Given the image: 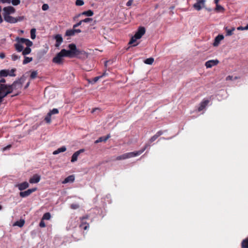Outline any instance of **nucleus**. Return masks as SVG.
<instances>
[{
  "instance_id": "f257e3e1",
  "label": "nucleus",
  "mask_w": 248,
  "mask_h": 248,
  "mask_svg": "<svg viewBox=\"0 0 248 248\" xmlns=\"http://www.w3.org/2000/svg\"><path fill=\"white\" fill-rule=\"evenodd\" d=\"M2 15L4 20L10 24H15L18 22L22 21L24 19V16H20L16 17L11 16L16 12V9L11 6H8L4 7L2 9Z\"/></svg>"
},
{
  "instance_id": "f03ea898",
  "label": "nucleus",
  "mask_w": 248,
  "mask_h": 248,
  "mask_svg": "<svg viewBox=\"0 0 248 248\" xmlns=\"http://www.w3.org/2000/svg\"><path fill=\"white\" fill-rule=\"evenodd\" d=\"M69 50L65 49L64 52L68 57L72 58L74 56H78L80 54L83 55L85 57H87L88 54L84 51H80L78 49L76 46L74 44H70L68 45Z\"/></svg>"
},
{
  "instance_id": "7ed1b4c3",
  "label": "nucleus",
  "mask_w": 248,
  "mask_h": 248,
  "mask_svg": "<svg viewBox=\"0 0 248 248\" xmlns=\"http://www.w3.org/2000/svg\"><path fill=\"white\" fill-rule=\"evenodd\" d=\"M25 80L24 77H21L20 79L14 82L11 85L4 84L6 86L5 92H10V93H12L14 90H19L22 88V84Z\"/></svg>"
},
{
  "instance_id": "20e7f679",
  "label": "nucleus",
  "mask_w": 248,
  "mask_h": 248,
  "mask_svg": "<svg viewBox=\"0 0 248 248\" xmlns=\"http://www.w3.org/2000/svg\"><path fill=\"white\" fill-rule=\"evenodd\" d=\"M149 146H150L149 144H146L144 146V147L140 151L124 154L122 155L123 158V159H125L126 158H129L134 156H138L141 154Z\"/></svg>"
},
{
  "instance_id": "39448f33",
  "label": "nucleus",
  "mask_w": 248,
  "mask_h": 248,
  "mask_svg": "<svg viewBox=\"0 0 248 248\" xmlns=\"http://www.w3.org/2000/svg\"><path fill=\"white\" fill-rule=\"evenodd\" d=\"M65 49H62L61 51L57 54L55 57L52 59V62L57 64H61L63 62V58L67 57L64 52Z\"/></svg>"
},
{
  "instance_id": "423d86ee",
  "label": "nucleus",
  "mask_w": 248,
  "mask_h": 248,
  "mask_svg": "<svg viewBox=\"0 0 248 248\" xmlns=\"http://www.w3.org/2000/svg\"><path fill=\"white\" fill-rule=\"evenodd\" d=\"M6 89V86L3 84L0 85V104L2 102L3 98L10 93V92H5L4 90Z\"/></svg>"
},
{
  "instance_id": "0eeeda50",
  "label": "nucleus",
  "mask_w": 248,
  "mask_h": 248,
  "mask_svg": "<svg viewBox=\"0 0 248 248\" xmlns=\"http://www.w3.org/2000/svg\"><path fill=\"white\" fill-rule=\"evenodd\" d=\"M16 40L17 43L20 44H25L27 46H31L32 45V42L28 39H25L24 38L16 37Z\"/></svg>"
},
{
  "instance_id": "6e6552de",
  "label": "nucleus",
  "mask_w": 248,
  "mask_h": 248,
  "mask_svg": "<svg viewBox=\"0 0 248 248\" xmlns=\"http://www.w3.org/2000/svg\"><path fill=\"white\" fill-rule=\"evenodd\" d=\"M59 113V110L57 108H53L50 110L49 112L47 114L45 118V120L47 123L49 124L51 122V116L52 115L56 114Z\"/></svg>"
},
{
  "instance_id": "1a4fd4ad",
  "label": "nucleus",
  "mask_w": 248,
  "mask_h": 248,
  "mask_svg": "<svg viewBox=\"0 0 248 248\" xmlns=\"http://www.w3.org/2000/svg\"><path fill=\"white\" fill-rule=\"evenodd\" d=\"M37 190L36 188H32L28 189L27 190L25 191H21L19 193V195L22 198H25L30 195L32 192L35 191Z\"/></svg>"
},
{
  "instance_id": "9d476101",
  "label": "nucleus",
  "mask_w": 248,
  "mask_h": 248,
  "mask_svg": "<svg viewBox=\"0 0 248 248\" xmlns=\"http://www.w3.org/2000/svg\"><path fill=\"white\" fill-rule=\"evenodd\" d=\"M205 2V0H197V2L193 5V7L197 11H200L204 6Z\"/></svg>"
},
{
  "instance_id": "9b49d317",
  "label": "nucleus",
  "mask_w": 248,
  "mask_h": 248,
  "mask_svg": "<svg viewBox=\"0 0 248 248\" xmlns=\"http://www.w3.org/2000/svg\"><path fill=\"white\" fill-rule=\"evenodd\" d=\"M145 28L144 27H140L135 34V37L140 39L145 34Z\"/></svg>"
},
{
  "instance_id": "f8f14e48",
  "label": "nucleus",
  "mask_w": 248,
  "mask_h": 248,
  "mask_svg": "<svg viewBox=\"0 0 248 248\" xmlns=\"http://www.w3.org/2000/svg\"><path fill=\"white\" fill-rule=\"evenodd\" d=\"M15 186L17 187L20 191H22L28 188L29 187V184L27 182H24L15 185Z\"/></svg>"
},
{
  "instance_id": "ddd939ff",
  "label": "nucleus",
  "mask_w": 248,
  "mask_h": 248,
  "mask_svg": "<svg viewBox=\"0 0 248 248\" xmlns=\"http://www.w3.org/2000/svg\"><path fill=\"white\" fill-rule=\"evenodd\" d=\"M88 218V216H86L85 217H83L80 218L81 223L79 226V227L81 229L86 230L89 228V224L87 223L86 222L84 221V219H87Z\"/></svg>"
},
{
  "instance_id": "4468645a",
  "label": "nucleus",
  "mask_w": 248,
  "mask_h": 248,
  "mask_svg": "<svg viewBox=\"0 0 248 248\" xmlns=\"http://www.w3.org/2000/svg\"><path fill=\"white\" fill-rule=\"evenodd\" d=\"M219 63L217 60H212L207 61L205 62V65L207 68H211L212 67L217 65Z\"/></svg>"
},
{
  "instance_id": "2eb2a0df",
  "label": "nucleus",
  "mask_w": 248,
  "mask_h": 248,
  "mask_svg": "<svg viewBox=\"0 0 248 248\" xmlns=\"http://www.w3.org/2000/svg\"><path fill=\"white\" fill-rule=\"evenodd\" d=\"M84 152V149H80L78 151L76 152L72 155L71 161L72 162H76L77 160L78 157L79 156V155H80V154H81V153H83Z\"/></svg>"
},
{
  "instance_id": "dca6fc26",
  "label": "nucleus",
  "mask_w": 248,
  "mask_h": 248,
  "mask_svg": "<svg viewBox=\"0 0 248 248\" xmlns=\"http://www.w3.org/2000/svg\"><path fill=\"white\" fill-rule=\"evenodd\" d=\"M56 40L55 46L59 47L63 41V39L61 35L57 34L54 37Z\"/></svg>"
},
{
  "instance_id": "f3484780",
  "label": "nucleus",
  "mask_w": 248,
  "mask_h": 248,
  "mask_svg": "<svg viewBox=\"0 0 248 248\" xmlns=\"http://www.w3.org/2000/svg\"><path fill=\"white\" fill-rule=\"evenodd\" d=\"M40 176L38 174L34 175L29 180V182L31 184H35L38 183L40 180Z\"/></svg>"
},
{
  "instance_id": "a211bd4d",
  "label": "nucleus",
  "mask_w": 248,
  "mask_h": 248,
  "mask_svg": "<svg viewBox=\"0 0 248 248\" xmlns=\"http://www.w3.org/2000/svg\"><path fill=\"white\" fill-rule=\"evenodd\" d=\"M224 39V36L223 35L219 34L215 39L213 45L215 46H217L220 42Z\"/></svg>"
},
{
  "instance_id": "6ab92c4d",
  "label": "nucleus",
  "mask_w": 248,
  "mask_h": 248,
  "mask_svg": "<svg viewBox=\"0 0 248 248\" xmlns=\"http://www.w3.org/2000/svg\"><path fill=\"white\" fill-rule=\"evenodd\" d=\"M209 101L208 100H204L203 101H202L198 108V111H201L202 110L208 105L209 103Z\"/></svg>"
},
{
  "instance_id": "aec40b11",
  "label": "nucleus",
  "mask_w": 248,
  "mask_h": 248,
  "mask_svg": "<svg viewBox=\"0 0 248 248\" xmlns=\"http://www.w3.org/2000/svg\"><path fill=\"white\" fill-rule=\"evenodd\" d=\"M75 180V177L71 175L67 177L62 182V184H66L68 183H72Z\"/></svg>"
},
{
  "instance_id": "412c9836",
  "label": "nucleus",
  "mask_w": 248,
  "mask_h": 248,
  "mask_svg": "<svg viewBox=\"0 0 248 248\" xmlns=\"http://www.w3.org/2000/svg\"><path fill=\"white\" fill-rule=\"evenodd\" d=\"M110 137V134H108L106 137H101L98 139L96 140L94 142L95 143H98L102 141H106Z\"/></svg>"
},
{
  "instance_id": "4be33fe9",
  "label": "nucleus",
  "mask_w": 248,
  "mask_h": 248,
  "mask_svg": "<svg viewBox=\"0 0 248 248\" xmlns=\"http://www.w3.org/2000/svg\"><path fill=\"white\" fill-rule=\"evenodd\" d=\"M66 150V148L65 146H62L59 148H58V149H57L56 150L54 151L53 152V154L54 155H57L59 153H62V152H65V151Z\"/></svg>"
},
{
  "instance_id": "5701e85b",
  "label": "nucleus",
  "mask_w": 248,
  "mask_h": 248,
  "mask_svg": "<svg viewBox=\"0 0 248 248\" xmlns=\"http://www.w3.org/2000/svg\"><path fill=\"white\" fill-rule=\"evenodd\" d=\"M93 11H92L91 10H89L88 11H84V12H82V13L79 14L78 16H80V15H85L87 16H93Z\"/></svg>"
},
{
  "instance_id": "b1692460",
  "label": "nucleus",
  "mask_w": 248,
  "mask_h": 248,
  "mask_svg": "<svg viewBox=\"0 0 248 248\" xmlns=\"http://www.w3.org/2000/svg\"><path fill=\"white\" fill-rule=\"evenodd\" d=\"M14 46L17 52H21L22 51H23L24 47L22 44H20V43L17 42V43L14 45Z\"/></svg>"
},
{
  "instance_id": "393cba45",
  "label": "nucleus",
  "mask_w": 248,
  "mask_h": 248,
  "mask_svg": "<svg viewBox=\"0 0 248 248\" xmlns=\"http://www.w3.org/2000/svg\"><path fill=\"white\" fill-rule=\"evenodd\" d=\"M31 46H27L25 48L23 49L22 52V55L24 56L29 54L31 52V48H30Z\"/></svg>"
},
{
  "instance_id": "a878e982",
  "label": "nucleus",
  "mask_w": 248,
  "mask_h": 248,
  "mask_svg": "<svg viewBox=\"0 0 248 248\" xmlns=\"http://www.w3.org/2000/svg\"><path fill=\"white\" fill-rule=\"evenodd\" d=\"M25 223V221L23 219H20V220L16 221L14 224V226H17L19 227H22Z\"/></svg>"
},
{
  "instance_id": "bb28decb",
  "label": "nucleus",
  "mask_w": 248,
  "mask_h": 248,
  "mask_svg": "<svg viewBox=\"0 0 248 248\" xmlns=\"http://www.w3.org/2000/svg\"><path fill=\"white\" fill-rule=\"evenodd\" d=\"M33 59L32 57H28L26 56H24V60L23 61V64H26L32 61Z\"/></svg>"
},
{
  "instance_id": "cd10ccee",
  "label": "nucleus",
  "mask_w": 248,
  "mask_h": 248,
  "mask_svg": "<svg viewBox=\"0 0 248 248\" xmlns=\"http://www.w3.org/2000/svg\"><path fill=\"white\" fill-rule=\"evenodd\" d=\"M241 246L242 248H248V237L242 241Z\"/></svg>"
},
{
  "instance_id": "c85d7f7f",
  "label": "nucleus",
  "mask_w": 248,
  "mask_h": 248,
  "mask_svg": "<svg viewBox=\"0 0 248 248\" xmlns=\"http://www.w3.org/2000/svg\"><path fill=\"white\" fill-rule=\"evenodd\" d=\"M8 70H1L0 71V77H5L9 76Z\"/></svg>"
},
{
  "instance_id": "c756f323",
  "label": "nucleus",
  "mask_w": 248,
  "mask_h": 248,
  "mask_svg": "<svg viewBox=\"0 0 248 248\" xmlns=\"http://www.w3.org/2000/svg\"><path fill=\"white\" fill-rule=\"evenodd\" d=\"M226 31V35L231 36L232 34V32L234 31L235 28H232L231 29H228L227 27L225 28Z\"/></svg>"
},
{
  "instance_id": "7c9ffc66",
  "label": "nucleus",
  "mask_w": 248,
  "mask_h": 248,
  "mask_svg": "<svg viewBox=\"0 0 248 248\" xmlns=\"http://www.w3.org/2000/svg\"><path fill=\"white\" fill-rule=\"evenodd\" d=\"M50 217V214L49 213H46L44 214L42 217V220H49Z\"/></svg>"
},
{
  "instance_id": "2f4dec72",
  "label": "nucleus",
  "mask_w": 248,
  "mask_h": 248,
  "mask_svg": "<svg viewBox=\"0 0 248 248\" xmlns=\"http://www.w3.org/2000/svg\"><path fill=\"white\" fill-rule=\"evenodd\" d=\"M154 61V58H148V59H146L145 61H144V63L147 64H152L153 62Z\"/></svg>"
},
{
  "instance_id": "473e14b6",
  "label": "nucleus",
  "mask_w": 248,
  "mask_h": 248,
  "mask_svg": "<svg viewBox=\"0 0 248 248\" xmlns=\"http://www.w3.org/2000/svg\"><path fill=\"white\" fill-rule=\"evenodd\" d=\"M75 34L74 29L67 30L65 33V35L68 36H73Z\"/></svg>"
},
{
  "instance_id": "72a5a7b5",
  "label": "nucleus",
  "mask_w": 248,
  "mask_h": 248,
  "mask_svg": "<svg viewBox=\"0 0 248 248\" xmlns=\"http://www.w3.org/2000/svg\"><path fill=\"white\" fill-rule=\"evenodd\" d=\"M36 29L33 28L31 30V37L32 39H34L36 37Z\"/></svg>"
},
{
  "instance_id": "f704fd0d",
  "label": "nucleus",
  "mask_w": 248,
  "mask_h": 248,
  "mask_svg": "<svg viewBox=\"0 0 248 248\" xmlns=\"http://www.w3.org/2000/svg\"><path fill=\"white\" fill-rule=\"evenodd\" d=\"M37 75H38V72L37 71H33L31 73L30 78L31 79H34L37 77Z\"/></svg>"
},
{
  "instance_id": "c9c22d12",
  "label": "nucleus",
  "mask_w": 248,
  "mask_h": 248,
  "mask_svg": "<svg viewBox=\"0 0 248 248\" xmlns=\"http://www.w3.org/2000/svg\"><path fill=\"white\" fill-rule=\"evenodd\" d=\"M16 71V69H12L11 70H8L9 76L11 77H15L16 75L15 72Z\"/></svg>"
},
{
  "instance_id": "e433bc0d",
  "label": "nucleus",
  "mask_w": 248,
  "mask_h": 248,
  "mask_svg": "<svg viewBox=\"0 0 248 248\" xmlns=\"http://www.w3.org/2000/svg\"><path fill=\"white\" fill-rule=\"evenodd\" d=\"M11 2H12V4L14 6L18 5L20 3V0H11Z\"/></svg>"
},
{
  "instance_id": "4c0bfd02",
  "label": "nucleus",
  "mask_w": 248,
  "mask_h": 248,
  "mask_svg": "<svg viewBox=\"0 0 248 248\" xmlns=\"http://www.w3.org/2000/svg\"><path fill=\"white\" fill-rule=\"evenodd\" d=\"M137 39H138V38H137V37H135V35H134V36H133V37L131 38V39L130 41H129V45L133 44H134V43H135V42L136 41V40H137Z\"/></svg>"
},
{
  "instance_id": "58836bf2",
  "label": "nucleus",
  "mask_w": 248,
  "mask_h": 248,
  "mask_svg": "<svg viewBox=\"0 0 248 248\" xmlns=\"http://www.w3.org/2000/svg\"><path fill=\"white\" fill-rule=\"evenodd\" d=\"M84 3V2L83 0H77L76 1V5L77 6H82Z\"/></svg>"
},
{
  "instance_id": "ea45409f",
  "label": "nucleus",
  "mask_w": 248,
  "mask_h": 248,
  "mask_svg": "<svg viewBox=\"0 0 248 248\" xmlns=\"http://www.w3.org/2000/svg\"><path fill=\"white\" fill-rule=\"evenodd\" d=\"M11 58H12V60L14 61H15L18 59H20V57L18 56V55H17L16 54H13L12 56H11Z\"/></svg>"
},
{
  "instance_id": "a19ab883",
  "label": "nucleus",
  "mask_w": 248,
  "mask_h": 248,
  "mask_svg": "<svg viewBox=\"0 0 248 248\" xmlns=\"http://www.w3.org/2000/svg\"><path fill=\"white\" fill-rule=\"evenodd\" d=\"M158 138V137L157 136V135L155 134L154 136H153V137H152L150 138V139L149 140V142L150 143H152L153 141H154L155 140H156Z\"/></svg>"
},
{
  "instance_id": "79ce46f5",
  "label": "nucleus",
  "mask_w": 248,
  "mask_h": 248,
  "mask_svg": "<svg viewBox=\"0 0 248 248\" xmlns=\"http://www.w3.org/2000/svg\"><path fill=\"white\" fill-rule=\"evenodd\" d=\"M224 10V9L222 6L218 5V4H217V5H216V11H223Z\"/></svg>"
},
{
  "instance_id": "37998d69",
  "label": "nucleus",
  "mask_w": 248,
  "mask_h": 248,
  "mask_svg": "<svg viewBox=\"0 0 248 248\" xmlns=\"http://www.w3.org/2000/svg\"><path fill=\"white\" fill-rule=\"evenodd\" d=\"M49 6L47 4H44L42 6V9L43 11H46L48 9Z\"/></svg>"
},
{
  "instance_id": "c03bdc74",
  "label": "nucleus",
  "mask_w": 248,
  "mask_h": 248,
  "mask_svg": "<svg viewBox=\"0 0 248 248\" xmlns=\"http://www.w3.org/2000/svg\"><path fill=\"white\" fill-rule=\"evenodd\" d=\"M92 21H93V18H89V17H88L83 20H82V22H85V23L90 22H92Z\"/></svg>"
},
{
  "instance_id": "a18cd8bd",
  "label": "nucleus",
  "mask_w": 248,
  "mask_h": 248,
  "mask_svg": "<svg viewBox=\"0 0 248 248\" xmlns=\"http://www.w3.org/2000/svg\"><path fill=\"white\" fill-rule=\"evenodd\" d=\"M79 207V205L78 204H72L71 205V208L73 209H78Z\"/></svg>"
},
{
  "instance_id": "49530a36",
  "label": "nucleus",
  "mask_w": 248,
  "mask_h": 248,
  "mask_svg": "<svg viewBox=\"0 0 248 248\" xmlns=\"http://www.w3.org/2000/svg\"><path fill=\"white\" fill-rule=\"evenodd\" d=\"M237 77H235L234 78H233L232 76H228L226 77V80H234V79H236Z\"/></svg>"
},
{
  "instance_id": "de8ad7c7",
  "label": "nucleus",
  "mask_w": 248,
  "mask_h": 248,
  "mask_svg": "<svg viewBox=\"0 0 248 248\" xmlns=\"http://www.w3.org/2000/svg\"><path fill=\"white\" fill-rule=\"evenodd\" d=\"M39 226L40 227H42V228L46 227V224H45V222L43 221V220L42 219L41 220V221L39 223Z\"/></svg>"
},
{
  "instance_id": "09e8293b",
  "label": "nucleus",
  "mask_w": 248,
  "mask_h": 248,
  "mask_svg": "<svg viewBox=\"0 0 248 248\" xmlns=\"http://www.w3.org/2000/svg\"><path fill=\"white\" fill-rule=\"evenodd\" d=\"M82 23V20H81L79 22H78L77 23H76V24L74 25L73 28L75 29V28L78 27L79 26L81 25Z\"/></svg>"
},
{
  "instance_id": "8fccbe9b",
  "label": "nucleus",
  "mask_w": 248,
  "mask_h": 248,
  "mask_svg": "<svg viewBox=\"0 0 248 248\" xmlns=\"http://www.w3.org/2000/svg\"><path fill=\"white\" fill-rule=\"evenodd\" d=\"M0 3L9 4L11 3V0H0Z\"/></svg>"
},
{
  "instance_id": "3c124183",
  "label": "nucleus",
  "mask_w": 248,
  "mask_h": 248,
  "mask_svg": "<svg viewBox=\"0 0 248 248\" xmlns=\"http://www.w3.org/2000/svg\"><path fill=\"white\" fill-rule=\"evenodd\" d=\"M101 78V77L100 76H98V77H95L93 79V83H95L96 82H97L100 78Z\"/></svg>"
},
{
  "instance_id": "603ef678",
  "label": "nucleus",
  "mask_w": 248,
  "mask_h": 248,
  "mask_svg": "<svg viewBox=\"0 0 248 248\" xmlns=\"http://www.w3.org/2000/svg\"><path fill=\"white\" fill-rule=\"evenodd\" d=\"M1 10H2V8H1V6H0V13H1ZM3 21V19H2V16H1V14H0V23H2Z\"/></svg>"
},
{
  "instance_id": "864d4df0",
  "label": "nucleus",
  "mask_w": 248,
  "mask_h": 248,
  "mask_svg": "<svg viewBox=\"0 0 248 248\" xmlns=\"http://www.w3.org/2000/svg\"><path fill=\"white\" fill-rule=\"evenodd\" d=\"M134 0H129L126 3V6H131L133 1Z\"/></svg>"
},
{
  "instance_id": "5fc2aeb1",
  "label": "nucleus",
  "mask_w": 248,
  "mask_h": 248,
  "mask_svg": "<svg viewBox=\"0 0 248 248\" xmlns=\"http://www.w3.org/2000/svg\"><path fill=\"white\" fill-rule=\"evenodd\" d=\"M163 134V132L161 130L158 131L155 134L159 137Z\"/></svg>"
},
{
  "instance_id": "6e6d98bb",
  "label": "nucleus",
  "mask_w": 248,
  "mask_h": 248,
  "mask_svg": "<svg viewBox=\"0 0 248 248\" xmlns=\"http://www.w3.org/2000/svg\"><path fill=\"white\" fill-rule=\"evenodd\" d=\"M73 29H74L75 33H80L81 32V31L80 29H74V28H73Z\"/></svg>"
},
{
  "instance_id": "4d7b16f0",
  "label": "nucleus",
  "mask_w": 248,
  "mask_h": 248,
  "mask_svg": "<svg viewBox=\"0 0 248 248\" xmlns=\"http://www.w3.org/2000/svg\"><path fill=\"white\" fill-rule=\"evenodd\" d=\"M5 55L4 53H0V58L3 59L5 58Z\"/></svg>"
},
{
  "instance_id": "13d9d810",
  "label": "nucleus",
  "mask_w": 248,
  "mask_h": 248,
  "mask_svg": "<svg viewBox=\"0 0 248 248\" xmlns=\"http://www.w3.org/2000/svg\"><path fill=\"white\" fill-rule=\"evenodd\" d=\"M108 75V74L105 71L103 73V74L101 76H100V77H101V78H102V77H105V76H107Z\"/></svg>"
},
{
  "instance_id": "bf43d9fd",
  "label": "nucleus",
  "mask_w": 248,
  "mask_h": 248,
  "mask_svg": "<svg viewBox=\"0 0 248 248\" xmlns=\"http://www.w3.org/2000/svg\"><path fill=\"white\" fill-rule=\"evenodd\" d=\"M244 28V27L239 26V27H238L237 28V30H241V31L245 30Z\"/></svg>"
},
{
  "instance_id": "052dcab7",
  "label": "nucleus",
  "mask_w": 248,
  "mask_h": 248,
  "mask_svg": "<svg viewBox=\"0 0 248 248\" xmlns=\"http://www.w3.org/2000/svg\"><path fill=\"white\" fill-rule=\"evenodd\" d=\"M116 159H117V160H123V158L122 157V155L118 156V157H117Z\"/></svg>"
},
{
  "instance_id": "680f3d73",
  "label": "nucleus",
  "mask_w": 248,
  "mask_h": 248,
  "mask_svg": "<svg viewBox=\"0 0 248 248\" xmlns=\"http://www.w3.org/2000/svg\"><path fill=\"white\" fill-rule=\"evenodd\" d=\"M5 82V80L4 78H2L0 80V85L2 84V83H4Z\"/></svg>"
},
{
  "instance_id": "e2e57ef3",
  "label": "nucleus",
  "mask_w": 248,
  "mask_h": 248,
  "mask_svg": "<svg viewBox=\"0 0 248 248\" xmlns=\"http://www.w3.org/2000/svg\"><path fill=\"white\" fill-rule=\"evenodd\" d=\"M11 147V145H8V146H7L6 147H5L4 148V150H7V149H9Z\"/></svg>"
},
{
  "instance_id": "0e129e2a",
  "label": "nucleus",
  "mask_w": 248,
  "mask_h": 248,
  "mask_svg": "<svg viewBox=\"0 0 248 248\" xmlns=\"http://www.w3.org/2000/svg\"><path fill=\"white\" fill-rule=\"evenodd\" d=\"M30 85V82H28L25 86V88H27Z\"/></svg>"
},
{
  "instance_id": "69168bd1",
  "label": "nucleus",
  "mask_w": 248,
  "mask_h": 248,
  "mask_svg": "<svg viewBox=\"0 0 248 248\" xmlns=\"http://www.w3.org/2000/svg\"><path fill=\"white\" fill-rule=\"evenodd\" d=\"M244 30H248V24L244 28Z\"/></svg>"
},
{
  "instance_id": "338daca9",
  "label": "nucleus",
  "mask_w": 248,
  "mask_h": 248,
  "mask_svg": "<svg viewBox=\"0 0 248 248\" xmlns=\"http://www.w3.org/2000/svg\"><path fill=\"white\" fill-rule=\"evenodd\" d=\"M218 1L219 0H215V3L216 4V5L218 4Z\"/></svg>"
},
{
  "instance_id": "774afa93",
  "label": "nucleus",
  "mask_w": 248,
  "mask_h": 248,
  "mask_svg": "<svg viewBox=\"0 0 248 248\" xmlns=\"http://www.w3.org/2000/svg\"><path fill=\"white\" fill-rule=\"evenodd\" d=\"M98 109L97 108H94L92 110V112L93 113L96 110Z\"/></svg>"
}]
</instances>
